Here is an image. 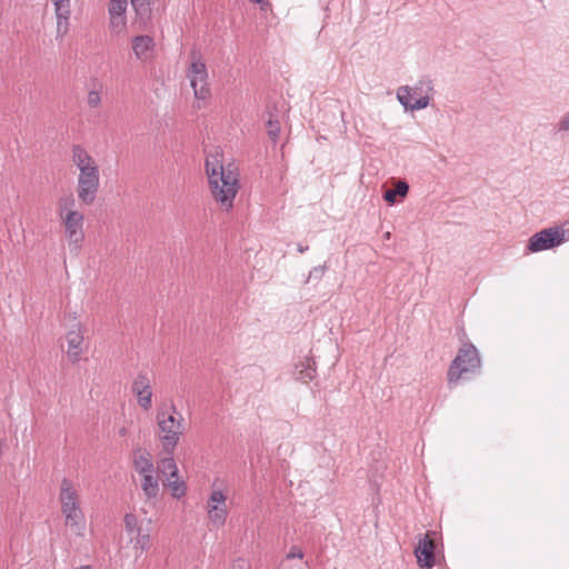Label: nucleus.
Masks as SVG:
<instances>
[{"label":"nucleus","instance_id":"nucleus-1","mask_svg":"<svg viewBox=\"0 0 569 569\" xmlns=\"http://www.w3.org/2000/svg\"><path fill=\"white\" fill-rule=\"evenodd\" d=\"M221 158L222 153L218 151L214 154L208 156L206 159V172L214 200L229 211L233 207V199L240 188L239 173L232 164L224 167Z\"/></svg>","mask_w":569,"mask_h":569},{"label":"nucleus","instance_id":"nucleus-2","mask_svg":"<svg viewBox=\"0 0 569 569\" xmlns=\"http://www.w3.org/2000/svg\"><path fill=\"white\" fill-rule=\"evenodd\" d=\"M467 333L461 330L460 341L462 342L458 349L457 356L452 359L447 371V381L449 387H455L466 375H475L480 371L481 358L478 349L473 343L465 341Z\"/></svg>","mask_w":569,"mask_h":569},{"label":"nucleus","instance_id":"nucleus-3","mask_svg":"<svg viewBox=\"0 0 569 569\" xmlns=\"http://www.w3.org/2000/svg\"><path fill=\"white\" fill-rule=\"evenodd\" d=\"M170 409L172 413L164 409H160L157 413V422L160 429V440L163 450L167 455H173L174 448L177 447L180 436L183 433V419L177 420L173 416L176 412V406L171 403Z\"/></svg>","mask_w":569,"mask_h":569},{"label":"nucleus","instance_id":"nucleus-4","mask_svg":"<svg viewBox=\"0 0 569 569\" xmlns=\"http://www.w3.org/2000/svg\"><path fill=\"white\" fill-rule=\"evenodd\" d=\"M432 91V81L421 79L413 87H400L397 92V98L406 110L415 111L429 106Z\"/></svg>","mask_w":569,"mask_h":569},{"label":"nucleus","instance_id":"nucleus-5","mask_svg":"<svg viewBox=\"0 0 569 569\" xmlns=\"http://www.w3.org/2000/svg\"><path fill=\"white\" fill-rule=\"evenodd\" d=\"M566 241L565 230L560 227H551L542 229L533 233L527 243V250L530 252H539L553 249Z\"/></svg>","mask_w":569,"mask_h":569},{"label":"nucleus","instance_id":"nucleus-6","mask_svg":"<svg viewBox=\"0 0 569 569\" xmlns=\"http://www.w3.org/2000/svg\"><path fill=\"white\" fill-rule=\"evenodd\" d=\"M192 62L188 69V77L197 99L204 100L210 96L207 83L208 72L204 62L196 51H191Z\"/></svg>","mask_w":569,"mask_h":569},{"label":"nucleus","instance_id":"nucleus-7","mask_svg":"<svg viewBox=\"0 0 569 569\" xmlns=\"http://www.w3.org/2000/svg\"><path fill=\"white\" fill-rule=\"evenodd\" d=\"M99 168L91 167L80 171L78 177L77 193L84 204H92L99 189Z\"/></svg>","mask_w":569,"mask_h":569},{"label":"nucleus","instance_id":"nucleus-8","mask_svg":"<svg viewBox=\"0 0 569 569\" xmlns=\"http://www.w3.org/2000/svg\"><path fill=\"white\" fill-rule=\"evenodd\" d=\"M431 535H436V532L429 531L425 536L419 538L418 545L415 548L417 563L419 565V567L426 569H431L436 563V542L431 538Z\"/></svg>","mask_w":569,"mask_h":569},{"label":"nucleus","instance_id":"nucleus-9","mask_svg":"<svg viewBox=\"0 0 569 569\" xmlns=\"http://www.w3.org/2000/svg\"><path fill=\"white\" fill-rule=\"evenodd\" d=\"M63 223L66 227V237L69 242L76 244L81 243L84 239L82 230L83 214L76 210H69L63 218Z\"/></svg>","mask_w":569,"mask_h":569},{"label":"nucleus","instance_id":"nucleus-10","mask_svg":"<svg viewBox=\"0 0 569 569\" xmlns=\"http://www.w3.org/2000/svg\"><path fill=\"white\" fill-rule=\"evenodd\" d=\"M60 502L62 513L80 509L78 493L74 490L72 482L67 478H63L61 481Z\"/></svg>","mask_w":569,"mask_h":569},{"label":"nucleus","instance_id":"nucleus-11","mask_svg":"<svg viewBox=\"0 0 569 569\" xmlns=\"http://www.w3.org/2000/svg\"><path fill=\"white\" fill-rule=\"evenodd\" d=\"M67 342H68V358L72 363H77L81 359L82 355V342L83 335L78 326L77 330H70L67 333Z\"/></svg>","mask_w":569,"mask_h":569},{"label":"nucleus","instance_id":"nucleus-12","mask_svg":"<svg viewBox=\"0 0 569 569\" xmlns=\"http://www.w3.org/2000/svg\"><path fill=\"white\" fill-rule=\"evenodd\" d=\"M316 362L309 357H305L295 365L293 376L297 380L308 382L316 377Z\"/></svg>","mask_w":569,"mask_h":569},{"label":"nucleus","instance_id":"nucleus-13","mask_svg":"<svg viewBox=\"0 0 569 569\" xmlns=\"http://www.w3.org/2000/svg\"><path fill=\"white\" fill-rule=\"evenodd\" d=\"M154 47L153 39L150 36H137L132 39V49L139 60L147 59V54Z\"/></svg>","mask_w":569,"mask_h":569},{"label":"nucleus","instance_id":"nucleus-14","mask_svg":"<svg viewBox=\"0 0 569 569\" xmlns=\"http://www.w3.org/2000/svg\"><path fill=\"white\" fill-rule=\"evenodd\" d=\"M72 161L78 167L79 171L91 167H98L92 157L79 144H76L72 148Z\"/></svg>","mask_w":569,"mask_h":569},{"label":"nucleus","instance_id":"nucleus-15","mask_svg":"<svg viewBox=\"0 0 569 569\" xmlns=\"http://www.w3.org/2000/svg\"><path fill=\"white\" fill-rule=\"evenodd\" d=\"M409 184L406 180H398L396 186L391 189H387L383 192V199L389 204H395L397 202V197L405 198L408 194Z\"/></svg>","mask_w":569,"mask_h":569},{"label":"nucleus","instance_id":"nucleus-16","mask_svg":"<svg viewBox=\"0 0 569 569\" xmlns=\"http://www.w3.org/2000/svg\"><path fill=\"white\" fill-rule=\"evenodd\" d=\"M141 488L147 499H154L159 493L158 478L153 476V472L141 475Z\"/></svg>","mask_w":569,"mask_h":569},{"label":"nucleus","instance_id":"nucleus-17","mask_svg":"<svg viewBox=\"0 0 569 569\" xmlns=\"http://www.w3.org/2000/svg\"><path fill=\"white\" fill-rule=\"evenodd\" d=\"M157 468H158L159 472L164 477V479L168 477L177 478L178 467L173 459V455H168V457L162 458L158 462Z\"/></svg>","mask_w":569,"mask_h":569},{"label":"nucleus","instance_id":"nucleus-18","mask_svg":"<svg viewBox=\"0 0 569 569\" xmlns=\"http://www.w3.org/2000/svg\"><path fill=\"white\" fill-rule=\"evenodd\" d=\"M134 469L140 475H146L150 472H154V467L151 461V456L148 451L140 453L133 460Z\"/></svg>","mask_w":569,"mask_h":569},{"label":"nucleus","instance_id":"nucleus-19","mask_svg":"<svg viewBox=\"0 0 569 569\" xmlns=\"http://www.w3.org/2000/svg\"><path fill=\"white\" fill-rule=\"evenodd\" d=\"M131 6L140 21L146 23L151 19L150 0H131Z\"/></svg>","mask_w":569,"mask_h":569},{"label":"nucleus","instance_id":"nucleus-20","mask_svg":"<svg viewBox=\"0 0 569 569\" xmlns=\"http://www.w3.org/2000/svg\"><path fill=\"white\" fill-rule=\"evenodd\" d=\"M163 485L170 488L171 495L174 498L179 499L186 495V483L184 481L180 480L178 476L177 478L168 477L163 479Z\"/></svg>","mask_w":569,"mask_h":569},{"label":"nucleus","instance_id":"nucleus-21","mask_svg":"<svg viewBox=\"0 0 569 569\" xmlns=\"http://www.w3.org/2000/svg\"><path fill=\"white\" fill-rule=\"evenodd\" d=\"M209 519L210 521L217 526L221 527L224 525L227 519V509L224 507H219L217 505L209 503Z\"/></svg>","mask_w":569,"mask_h":569},{"label":"nucleus","instance_id":"nucleus-22","mask_svg":"<svg viewBox=\"0 0 569 569\" xmlns=\"http://www.w3.org/2000/svg\"><path fill=\"white\" fill-rule=\"evenodd\" d=\"M63 515L66 517V525L76 528L77 532L80 533V530L83 528V513L81 509H76L74 511L72 510Z\"/></svg>","mask_w":569,"mask_h":569},{"label":"nucleus","instance_id":"nucleus-23","mask_svg":"<svg viewBox=\"0 0 569 569\" xmlns=\"http://www.w3.org/2000/svg\"><path fill=\"white\" fill-rule=\"evenodd\" d=\"M138 398V403L144 410H149L152 407V391L151 389H144L142 391L133 392Z\"/></svg>","mask_w":569,"mask_h":569},{"label":"nucleus","instance_id":"nucleus-24","mask_svg":"<svg viewBox=\"0 0 569 569\" xmlns=\"http://www.w3.org/2000/svg\"><path fill=\"white\" fill-rule=\"evenodd\" d=\"M54 4L56 17L70 18V0H52Z\"/></svg>","mask_w":569,"mask_h":569},{"label":"nucleus","instance_id":"nucleus-25","mask_svg":"<svg viewBox=\"0 0 569 569\" xmlns=\"http://www.w3.org/2000/svg\"><path fill=\"white\" fill-rule=\"evenodd\" d=\"M126 26L127 19L124 14L110 16V29L112 32L119 34L122 30H124Z\"/></svg>","mask_w":569,"mask_h":569},{"label":"nucleus","instance_id":"nucleus-26","mask_svg":"<svg viewBox=\"0 0 569 569\" xmlns=\"http://www.w3.org/2000/svg\"><path fill=\"white\" fill-rule=\"evenodd\" d=\"M132 392L151 389L150 380L146 373H138L137 378L132 382Z\"/></svg>","mask_w":569,"mask_h":569},{"label":"nucleus","instance_id":"nucleus-27","mask_svg":"<svg viewBox=\"0 0 569 569\" xmlns=\"http://www.w3.org/2000/svg\"><path fill=\"white\" fill-rule=\"evenodd\" d=\"M127 6H128V0H110L109 8H108L109 14L110 16L124 14Z\"/></svg>","mask_w":569,"mask_h":569},{"label":"nucleus","instance_id":"nucleus-28","mask_svg":"<svg viewBox=\"0 0 569 569\" xmlns=\"http://www.w3.org/2000/svg\"><path fill=\"white\" fill-rule=\"evenodd\" d=\"M267 132L270 138V140L273 143H277L279 136H280V122L276 119H269L267 122Z\"/></svg>","mask_w":569,"mask_h":569},{"label":"nucleus","instance_id":"nucleus-29","mask_svg":"<svg viewBox=\"0 0 569 569\" xmlns=\"http://www.w3.org/2000/svg\"><path fill=\"white\" fill-rule=\"evenodd\" d=\"M136 545L134 548H140V551L143 552L144 550H148L150 547V535L149 533H142L141 528H138L137 537H136Z\"/></svg>","mask_w":569,"mask_h":569},{"label":"nucleus","instance_id":"nucleus-30","mask_svg":"<svg viewBox=\"0 0 569 569\" xmlns=\"http://www.w3.org/2000/svg\"><path fill=\"white\" fill-rule=\"evenodd\" d=\"M123 520L126 529L130 535H132L136 530L138 531V520L133 513H126Z\"/></svg>","mask_w":569,"mask_h":569},{"label":"nucleus","instance_id":"nucleus-31","mask_svg":"<svg viewBox=\"0 0 569 569\" xmlns=\"http://www.w3.org/2000/svg\"><path fill=\"white\" fill-rule=\"evenodd\" d=\"M73 206H74V198L71 193L66 197L60 198V200H59V209H60L61 214L64 210H68V209L71 210V208Z\"/></svg>","mask_w":569,"mask_h":569},{"label":"nucleus","instance_id":"nucleus-32","mask_svg":"<svg viewBox=\"0 0 569 569\" xmlns=\"http://www.w3.org/2000/svg\"><path fill=\"white\" fill-rule=\"evenodd\" d=\"M326 269H327L326 264L312 268L309 272L308 281H310V280L319 281L322 278Z\"/></svg>","mask_w":569,"mask_h":569},{"label":"nucleus","instance_id":"nucleus-33","mask_svg":"<svg viewBox=\"0 0 569 569\" xmlns=\"http://www.w3.org/2000/svg\"><path fill=\"white\" fill-rule=\"evenodd\" d=\"M68 20L69 18L57 17V33L62 37L68 31Z\"/></svg>","mask_w":569,"mask_h":569},{"label":"nucleus","instance_id":"nucleus-34","mask_svg":"<svg viewBox=\"0 0 569 569\" xmlns=\"http://www.w3.org/2000/svg\"><path fill=\"white\" fill-rule=\"evenodd\" d=\"M226 501V496L220 490H214L210 495L209 503L210 505H217L223 503Z\"/></svg>","mask_w":569,"mask_h":569},{"label":"nucleus","instance_id":"nucleus-35","mask_svg":"<svg viewBox=\"0 0 569 569\" xmlns=\"http://www.w3.org/2000/svg\"><path fill=\"white\" fill-rule=\"evenodd\" d=\"M100 102L101 98L98 91L92 90L88 93V104L90 107L96 108L100 104Z\"/></svg>","mask_w":569,"mask_h":569},{"label":"nucleus","instance_id":"nucleus-36","mask_svg":"<svg viewBox=\"0 0 569 569\" xmlns=\"http://www.w3.org/2000/svg\"><path fill=\"white\" fill-rule=\"evenodd\" d=\"M556 130L558 132L569 131V111L560 119V121L556 124Z\"/></svg>","mask_w":569,"mask_h":569},{"label":"nucleus","instance_id":"nucleus-37","mask_svg":"<svg viewBox=\"0 0 569 569\" xmlns=\"http://www.w3.org/2000/svg\"><path fill=\"white\" fill-rule=\"evenodd\" d=\"M293 558H299V559L303 558V551L297 546H292L286 556V559H288V560L293 559Z\"/></svg>","mask_w":569,"mask_h":569},{"label":"nucleus","instance_id":"nucleus-38","mask_svg":"<svg viewBox=\"0 0 569 569\" xmlns=\"http://www.w3.org/2000/svg\"><path fill=\"white\" fill-rule=\"evenodd\" d=\"M250 1L253 2V3L260 4V8L262 10H266L267 7H270V2L268 0H250Z\"/></svg>","mask_w":569,"mask_h":569},{"label":"nucleus","instance_id":"nucleus-39","mask_svg":"<svg viewBox=\"0 0 569 569\" xmlns=\"http://www.w3.org/2000/svg\"><path fill=\"white\" fill-rule=\"evenodd\" d=\"M240 568L244 569V562L241 559L234 561L230 569H240Z\"/></svg>","mask_w":569,"mask_h":569},{"label":"nucleus","instance_id":"nucleus-40","mask_svg":"<svg viewBox=\"0 0 569 569\" xmlns=\"http://www.w3.org/2000/svg\"><path fill=\"white\" fill-rule=\"evenodd\" d=\"M308 250V246L298 244V251L300 253H303Z\"/></svg>","mask_w":569,"mask_h":569},{"label":"nucleus","instance_id":"nucleus-41","mask_svg":"<svg viewBox=\"0 0 569 569\" xmlns=\"http://www.w3.org/2000/svg\"><path fill=\"white\" fill-rule=\"evenodd\" d=\"M126 433H127L126 428H121V429L119 430V435H120V436H126Z\"/></svg>","mask_w":569,"mask_h":569},{"label":"nucleus","instance_id":"nucleus-42","mask_svg":"<svg viewBox=\"0 0 569 569\" xmlns=\"http://www.w3.org/2000/svg\"><path fill=\"white\" fill-rule=\"evenodd\" d=\"M74 569H91V567L90 566H80V567H77Z\"/></svg>","mask_w":569,"mask_h":569}]
</instances>
